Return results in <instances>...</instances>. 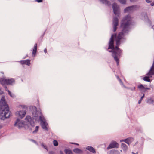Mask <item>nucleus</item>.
Returning <instances> with one entry per match:
<instances>
[{
  "instance_id": "obj_29",
  "label": "nucleus",
  "mask_w": 154,
  "mask_h": 154,
  "mask_svg": "<svg viewBox=\"0 0 154 154\" xmlns=\"http://www.w3.org/2000/svg\"><path fill=\"white\" fill-rule=\"evenodd\" d=\"M142 101V100L141 99H140L139 101H138V103L139 104H140V103L141 102V101Z\"/></svg>"
},
{
  "instance_id": "obj_4",
  "label": "nucleus",
  "mask_w": 154,
  "mask_h": 154,
  "mask_svg": "<svg viewBox=\"0 0 154 154\" xmlns=\"http://www.w3.org/2000/svg\"><path fill=\"white\" fill-rule=\"evenodd\" d=\"M20 107L22 108L23 109H24L19 111H17L16 113V115L17 116L22 118L25 116L26 113V111L25 109H27V107L24 105L21 106H20Z\"/></svg>"
},
{
  "instance_id": "obj_7",
  "label": "nucleus",
  "mask_w": 154,
  "mask_h": 154,
  "mask_svg": "<svg viewBox=\"0 0 154 154\" xmlns=\"http://www.w3.org/2000/svg\"><path fill=\"white\" fill-rule=\"evenodd\" d=\"M16 126H18L19 128L23 127H25V124L23 121H21L19 119H17L14 124Z\"/></svg>"
},
{
  "instance_id": "obj_20",
  "label": "nucleus",
  "mask_w": 154,
  "mask_h": 154,
  "mask_svg": "<svg viewBox=\"0 0 154 154\" xmlns=\"http://www.w3.org/2000/svg\"><path fill=\"white\" fill-rule=\"evenodd\" d=\"M65 152L66 154H72V151L68 149H66L65 150Z\"/></svg>"
},
{
  "instance_id": "obj_34",
  "label": "nucleus",
  "mask_w": 154,
  "mask_h": 154,
  "mask_svg": "<svg viewBox=\"0 0 154 154\" xmlns=\"http://www.w3.org/2000/svg\"><path fill=\"white\" fill-rule=\"evenodd\" d=\"M2 128V125L0 124V129Z\"/></svg>"
},
{
  "instance_id": "obj_31",
  "label": "nucleus",
  "mask_w": 154,
  "mask_h": 154,
  "mask_svg": "<svg viewBox=\"0 0 154 154\" xmlns=\"http://www.w3.org/2000/svg\"><path fill=\"white\" fill-rule=\"evenodd\" d=\"M144 94L143 96L141 97V98L140 99L142 100V99H143V98L144 97Z\"/></svg>"
},
{
  "instance_id": "obj_9",
  "label": "nucleus",
  "mask_w": 154,
  "mask_h": 154,
  "mask_svg": "<svg viewBox=\"0 0 154 154\" xmlns=\"http://www.w3.org/2000/svg\"><path fill=\"white\" fill-rule=\"evenodd\" d=\"M112 8L114 14L116 15L119 16V11L118 8L116 3H114L112 5Z\"/></svg>"
},
{
  "instance_id": "obj_26",
  "label": "nucleus",
  "mask_w": 154,
  "mask_h": 154,
  "mask_svg": "<svg viewBox=\"0 0 154 154\" xmlns=\"http://www.w3.org/2000/svg\"><path fill=\"white\" fill-rule=\"evenodd\" d=\"M36 1L38 2H41L42 1V0H36Z\"/></svg>"
},
{
  "instance_id": "obj_21",
  "label": "nucleus",
  "mask_w": 154,
  "mask_h": 154,
  "mask_svg": "<svg viewBox=\"0 0 154 154\" xmlns=\"http://www.w3.org/2000/svg\"><path fill=\"white\" fill-rule=\"evenodd\" d=\"M101 2L106 4H108L109 2L106 0H100Z\"/></svg>"
},
{
  "instance_id": "obj_35",
  "label": "nucleus",
  "mask_w": 154,
  "mask_h": 154,
  "mask_svg": "<svg viewBox=\"0 0 154 154\" xmlns=\"http://www.w3.org/2000/svg\"><path fill=\"white\" fill-rule=\"evenodd\" d=\"M130 0L131 2H134V0Z\"/></svg>"
},
{
  "instance_id": "obj_13",
  "label": "nucleus",
  "mask_w": 154,
  "mask_h": 154,
  "mask_svg": "<svg viewBox=\"0 0 154 154\" xmlns=\"http://www.w3.org/2000/svg\"><path fill=\"white\" fill-rule=\"evenodd\" d=\"M20 63L22 64H26L29 66L30 64V60H22L20 61Z\"/></svg>"
},
{
  "instance_id": "obj_32",
  "label": "nucleus",
  "mask_w": 154,
  "mask_h": 154,
  "mask_svg": "<svg viewBox=\"0 0 154 154\" xmlns=\"http://www.w3.org/2000/svg\"><path fill=\"white\" fill-rule=\"evenodd\" d=\"M44 52H45V53H46L47 52V49H45L44 50Z\"/></svg>"
},
{
  "instance_id": "obj_17",
  "label": "nucleus",
  "mask_w": 154,
  "mask_h": 154,
  "mask_svg": "<svg viewBox=\"0 0 154 154\" xmlns=\"http://www.w3.org/2000/svg\"><path fill=\"white\" fill-rule=\"evenodd\" d=\"M73 151L75 152L76 153H81L82 152V151L80 149L76 148L74 149L73 150Z\"/></svg>"
},
{
  "instance_id": "obj_19",
  "label": "nucleus",
  "mask_w": 154,
  "mask_h": 154,
  "mask_svg": "<svg viewBox=\"0 0 154 154\" xmlns=\"http://www.w3.org/2000/svg\"><path fill=\"white\" fill-rule=\"evenodd\" d=\"M122 148L124 151H125L127 150V147L125 144H122Z\"/></svg>"
},
{
  "instance_id": "obj_1",
  "label": "nucleus",
  "mask_w": 154,
  "mask_h": 154,
  "mask_svg": "<svg viewBox=\"0 0 154 154\" xmlns=\"http://www.w3.org/2000/svg\"><path fill=\"white\" fill-rule=\"evenodd\" d=\"M131 18L128 15L122 21L121 27L123 28L122 32L119 33L118 36L112 35L110 39L108 49H111V51L108 50L109 52H112V56L116 61L117 65H119V60L121 56L122 51L118 48L122 39L124 35V33L126 32L128 29V26L131 23Z\"/></svg>"
},
{
  "instance_id": "obj_2",
  "label": "nucleus",
  "mask_w": 154,
  "mask_h": 154,
  "mask_svg": "<svg viewBox=\"0 0 154 154\" xmlns=\"http://www.w3.org/2000/svg\"><path fill=\"white\" fill-rule=\"evenodd\" d=\"M32 108L35 110L32 114V116H33V119H31L30 116H27L26 118V120L31 125L33 126L32 123L33 122L34 120H35L36 121L37 118L39 117L40 120L41 122V125L42 128L45 130H48V124L43 116L42 115L41 110L39 109L38 111H37V108L35 106H33Z\"/></svg>"
},
{
  "instance_id": "obj_24",
  "label": "nucleus",
  "mask_w": 154,
  "mask_h": 154,
  "mask_svg": "<svg viewBox=\"0 0 154 154\" xmlns=\"http://www.w3.org/2000/svg\"><path fill=\"white\" fill-rule=\"evenodd\" d=\"M121 3L123 4H125L126 2V0H118Z\"/></svg>"
},
{
  "instance_id": "obj_16",
  "label": "nucleus",
  "mask_w": 154,
  "mask_h": 154,
  "mask_svg": "<svg viewBox=\"0 0 154 154\" xmlns=\"http://www.w3.org/2000/svg\"><path fill=\"white\" fill-rule=\"evenodd\" d=\"M132 140V139L128 138L126 139H125L124 141L126 143L129 144L131 143V141Z\"/></svg>"
},
{
  "instance_id": "obj_23",
  "label": "nucleus",
  "mask_w": 154,
  "mask_h": 154,
  "mask_svg": "<svg viewBox=\"0 0 154 154\" xmlns=\"http://www.w3.org/2000/svg\"><path fill=\"white\" fill-rule=\"evenodd\" d=\"M53 144L54 146H58V143L57 141H56V140H54L53 141Z\"/></svg>"
},
{
  "instance_id": "obj_30",
  "label": "nucleus",
  "mask_w": 154,
  "mask_h": 154,
  "mask_svg": "<svg viewBox=\"0 0 154 154\" xmlns=\"http://www.w3.org/2000/svg\"><path fill=\"white\" fill-rule=\"evenodd\" d=\"M146 2L148 3H149L150 2L149 0H146Z\"/></svg>"
},
{
  "instance_id": "obj_15",
  "label": "nucleus",
  "mask_w": 154,
  "mask_h": 154,
  "mask_svg": "<svg viewBox=\"0 0 154 154\" xmlns=\"http://www.w3.org/2000/svg\"><path fill=\"white\" fill-rule=\"evenodd\" d=\"M37 44H35L34 45V47L32 51V54L33 55H35L37 51Z\"/></svg>"
},
{
  "instance_id": "obj_33",
  "label": "nucleus",
  "mask_w": 154,
  "mask_h": 154,
  "mask_svg": "<svg viewBox=\"0 0 154 154\" xmlns=\"http://www.w3.org/2000/svg\"><path fill=\"white\" fill-rule=\"evenodd\" d=\"M151 6H153L154 5V3H152L151 4Z\"/></svg>"
},
{
  "instance_id": "obj_18",
  "label": "nucleus",
  "mask_w": 154,
  "mask_h": 154,
  "mask_svg": "<svg viewBox=\"0 0 154 154\" xmlns=\"http://www.w3.org/2000/svg\"><path fill=\"white\" fill-rule=\"evenodd\" d=\"M5 90L8 92L9 95L12 97H15V95L14 94H12L11 93L9 90H8V88L7 87L5 88Z\"/></svg>"
},
{
  "instance_id": "obj_5",
  "label": "nucleus",
  "mask_w": 154,
  "mask_h": 154,
  "mask_svg": "<svg viewBox=\"0 0 154 154\" xmlns=\"http://www.w3.org/2000/svg\"><path fill=\"white\" fill-rule=\"evenodd\" d=\"M153 75H154V60L150 70L148 73L147 74V75L149 76V77H144L143 79L144 81L148 82H150V79L149 78L150 77H152V76Z\"/></svg>"
},
{
  "instance_id": "obj_14",
  "label": "nucleus",
  "mask_w": 154,
  "mask_h": 154,
  "mask_svg": "<svg viewBox=\"0 0 154 154\" xmlns=\"http://www.w3.org/2000/svg\"><path fill=\"white\" fill-rule=\"evenodd\" d=\"M86 149L93 153H95V149L91 146H88L87 147Z\"/></svg>"
},
{
  "instance_id": "obj_3",
  "label": "nucleus",
  "mask_w": 154,
  "mask_h": 154,
  "mask_svg": "<svg viewBox=\"0 0 154 154\" xmlns=\"http://www.w3.org/2000/svg\"><path fill=\"white\" fill-rule=\"evenodd\" d=\"M4 109L0 114V119L4 120L5 118H9L11 113L9 110V108L7 105L4 96L2 97L0 101V110Z\"/></svg>"
},
{
  "instance_id": "obj_37",
  "label": "nucleus",
  "mask_w": 154,
  "mask_h": 154,
  "mask_svg": "<svg viewBox=\"0 0 154 154\" xmlns=\"http://www.w3.org/2000/svg\"><path fill=\"white\" fill-rule=\"evenodd\" d=\"M77 144V145H78V144Z\"/></svg>"
},
{
  "instance_id": "obj_8",
  "label": "nucleus",
  "mask_w": 154,
  "mask_h": 154,
  "mask_svg": "<svg viewBox=\"0 0 154 154\" xmlns=\"http://www.w3.org/2000/svg\"><path fill=\"white\" fill-rule=\"evenodd\" d=\"M118 144L116 142L113 141L110 143L109 146L108 147L107 149H109L111 148H117L118 147Z\"/></svg>"
},
{
  "instance_id": "obj_6",
  "label": "nucleus",
  "mask_w": 154,
  "mask_h": 154,
  "mask_svg": "<svg viewBox=\"0 0 154 154\" xmlns=\"http://www.w3.org/2000/svg\"><path fill=\"white\" fill-rule=\"evenodd\" d=\"M0 82L2 85H12L14 82V80L12 78L5 79L2 78L0 79Z\"/></svg>"
},
{
  "instance_id": "obj_25",
  "label": "nucleus",
  "mask_w": 154,
  "mask_h": 154,
  "mask_svg": "<svg viewBox=\"0 0 154 154\" xmlns=\"http://www.w3.org/2000/svg\"><path fill=\"white\" fill-rule=\"evenodd\" d=\"M42 147H43L44 148H45V149H46L47 150L46 146L44 144H42Z\"/></svg>"
},
{
  "instance_id": "obj_36",
  "label": "nucleus",
  "mask_w": 154,
  "mask_h": 154,
  "mask_svg": "<svg viewBox=\"0 0 154 154\" xmlns=\"http://www.w3.org/2000/svg\"><path fill=\"white\" fill-rule=\"evenodd\" d=\"M133 154H135V153H134V152H132V153Z\"/></svg>"
},
{
  "instance_id": "obj_27",
  "label": "nucleus",
  "mask_w": 154,
  "mask_h": 154,
  "mask_svg": "<svg viewBox=\"0 0 154 154\" xmlns=\"http://www.w3.org/2000/svg\"><path fill=\"white\" fill-rule=\"evenodd\" d=\"M3 93V92L2 91L1 89H0V94H2Z\"/></svg>"
},
{
  "instance_id": "obj_22",
  "label": "nucleus",
  "mask_w": 154,
  "mask_h": 154,
  "mask_svg": "<svg viewBox=\"0 0 154 154\" xmlns=\"http://www.w3.org/2000/svg\"><path fill=\"white\" fill-rule=\"evenodd\" d=\"M39 127L37 126L35 127V130L33 132V133H36L38 131Z\"/></svg>"
},
{
  "instance_id": "obj_12",
  "label": "nucleus",
  "mask_w": 154,
  "mask_h": 154,
  "mask_svg": "<svg viewBox=\"0 0 154 154\" xmlns=\"http://www.w3.org/2000/svg\"><path fill=\"white\" fill-rule=\"evenodd\" d=\"M138 88L142 91L145 92L147 90H150L149 88H148L143 86V85L140 84L138 86Z\"/></svg>"
},
{
  "instance_id": "obj_11",
  "label": "nucleus",
  "mask_w": 154,
  "mask_h": 154,
  "mask_svg": "<svg viewBox=\"0 0 154 154\" xmlns=\"http://www.w3.org/2000/svg\"><path fill=\"white\" fill-rule=\"evenodd\" d=\"M118 24V19L117 18H114L113 20V31L115 32L117 29V26Z\"/></svg>"
},
{
  "instance_id": "obj_10",
  "label": "nucleus",
  "mask_w": 154,
  "mask_h": 154,
  "mask_svg": "<svg viewBox=\"0 0 154 154\" xmlns=\"http://www.w3.org/2000/svg\"><path fill=\"white\" fill-rule=\"evenodd\" d=\"M136 6H132L130 7L126 8L124 10L125 12H131L134 10L136 9Z\"/></svg>"
},
{
  "instance_id": "obj_28",
  "label": "nucleus",
  "mask_w": 154,
  "mask_h": 154,
  "mask_svg": "<svg viewBox=\"0 0 154 154\" xmlns=\"http://www.w3.org/2000/svg\"><path fill=\"white\" fill-rule=\"evenodd\" d=\"M117 79L119 80V81L120 82H121V80L120 79H119V78L118 76H117Z\"/></svg>"
}]
</instances>
